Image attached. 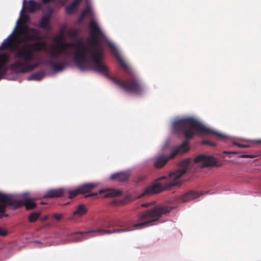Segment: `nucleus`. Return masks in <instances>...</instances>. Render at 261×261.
Listing matches in <instances>:
<instances>
[{
	"mask_svg": "<svg viewBox=\"0 0 261 261\" xmlns=\"http://www.w3.org/2000/svg\"><path fill=\"white\" fill-rule=\"evenodd\" d=\"M172 210V207L170 206L158 204L141 214L138 216L137 220L139 223L134 224L132 226L113 230L99 228L86 232H75L73 233L72 240L74 242L86 240L89 238L96 236V235L95 234L97 232L99 233L98 235L101 236L105 234H110L113 233H120L131 231L134 230V227L146 225L149 223L158 221L163 215L170 213Z\"/></svg>",
	"mask_w": 261,
	"mask_h": 261,
	"instance_id": "1",
	"label": "nucleus"
},
{
	"mask_svg": "<svg viewBox=\"0 0 261 261\" xmlns=\"http://www.w3.org/2000/svg\"><path fill=\"white\" fill-rule=\"evenodd\" d=\"M89 27L91 37L89 41L92 47L90 51L91 60L94 65H92L89 61L91 65V68H84L83 70H93L97 72L105 75L107 77H109L108 69L101 62L103 50L98 37L102 35V32L97 22L94 20L90 21Z\"/></svg>",
	"mask_w": 261,
	"mask_h": 261,
	"instance_id": "2",
	"label": "nucleus"
},
{
	"mask_svg": "<svg viewBox=\"0 0 261 261\" xmlns=\"http://www.w3.org/2000/svg\"><path fill=\"white\" fill-rule=\"evenodd\" d=\"M172 127L175 132L183 134L187 140L193 138L196 134L213 135L221 140L226 138L225 135L205 126L192 117L182 118L175 121L172 124Z\"/></svg>",
	"mask_w": 261,
	"mask_h": 261,
	"instance_id": "3",
	"label": "nucleus"
},
{
	"mask_svg": "<svg viewBox=\"0 0 261 261\" xmlns=\"http://www.w3.org/2000/svg\"><path fill=\"white\" fill-rule=\"evenodd\" d=\"M191 162L190 158H187L182 161L180 164L181 169L177 170L175 172H171L167 176H164L158 178V180L161 181L155 183L146 188L142 194V196L160 193L165 190H171L175 186H180L181 182L178 179L186 172L187 167Z\"/></svg>",
	"mask_w": 261,
	"mask_h": 261,
	"instance_id": "4",
	"label": "nucleus"
},
{
	"mask_svg": "<svg viewBox=\"0 0 261 261\" xmlns=\"http://www.w3.org/2000/svg\"><path fill=\"white\" fill-rule=\"evenodd\" d=\"M43 45V43L37 42L32 45H23L15 51L14 57L16 59L21 58L23 61H15L10 65L11 69L17 73H24L37 68L40 65L39 62L30 64V62L34 59L31 48H33L35 50H40L42 49Z\"/></svg>",
	"mask_w": 261,
	"mask_h": 261,
	"instance_id": "5",
	"label": "nucleus"
},
{
	"mask_svg": "<svg viewBox=\"0 0 261 261\" xmlns=\"http://www.w3.org/2000/svg\"><path fill=\"white\" fill-rule=\"evenodd\" d=\"M15 28L13 32L5 39L0 46V50L8 49L16 51L20 43V37L24 36L27 41L36 40L39 39L40 32L34 28H30L22 23L16 31Z\"/></svg>",
	"mask_w": 261,
	"mask_h": 261,
	"instance_id": "6",
	"label": "nucleus"
},
{
	"mask_svg": "<svg viewBox=\"0 0 261 261\" xmlns=\"http://www.w3.org/2000/svg\"><path fill=\"white\" fill-rule=\"evenodd\" d=\"M61 47H74L76 49V51L74 53V58L75 62L77 67L83 70L84 68H90L91 65L89 62V60L87 56V53L90 50L89 48L85 45L82 40L79 39L75 42H61L59 43Z\"/></svg>",
	"mask_w": 261,
	"mask_h": 261,
	"instance_id": "7",
	"label": "nucleus"
},
{
	"mask_svg": "<svg viewBox=\"0 0 261 261\" xmlns=\"http://www.w3.org/2000/svg\"><path fill=\"white\" fill-rule=\"evenodd\" d=\"M113 82L128 93L135 95H141L143 92V87L140 80L135 75L122 80L120 78L111 77Z\"/></svg>",
	"mask_w": 261,
	"mask_h": 261,
	"instance_id": "8",
	"label": "nucleus"
},
{
	"mask_svg": "<svg viewBox=\"0 0 261 261\" xmlns=\"http://www.w3.org/2000/svg\"><path fill=\"white\" fill-rule=\"evenodd\" d=\"M4 200H2L0 204V212L4 213L6 211V208L9 205L14 209L18 208L22 205H25L27 210H31L35 208L37 206L36 203L34 202L29 198H26L24 201L21 200H14L12 196L8 194H5Z\"/></svg>",
	"mask_w": 261,
	"mask_h": 261,
	"instance_id": "9",
	"label": "nucleus"
},
{
	"mask_svg": "<svg viewBox=\"0 0 261 261\" xmlns=\"http://www.w3.org/2000/svg\"><path fill=\"white\" fill-rule=\"evenodd\" d=\"M188 141H184L182 143L173 149L169 155L160 154L154 158V166L158 169L163 167L169 160L173 159L177 154L183 153L189 150Z\"/></svg>",
	"mask_w": 261,
	"mask_h": 261,
	"instance_id": "10",
	"label": "nucleus"
},
{
	"mask_svg": "<svg viewBox=\"0 0 261 261\" xmlns=\"http://www.w3.org/2000/svg\"><path fill=\"white\" fill-rule=\"evenodd\" d=\"M195 163H201V167H220L221 164L218 162L217 160L211 155L199 154L194 159Z\"/></svg>",
	"mask_w": 261,
	"mask_h": 261,
	"instance_id": "11",
	"label": "nucleus"
},
{
	"mask_svg": "<svg viewBox=\"0 0 261 261\" xmlns=\"http://www.w3.org/2000/svg\"><path fill=\"white\" fill-rule=\"evenodd\" d=\"M203 193L194 190H190L184 193L178 197V199L181 200L183 202H187L192 200L195 199L200 196L202 195Z\"/></svg>",
	"mask_w": 261,
	"mask_h": 261,
	"instance_id": "12",
	"label": "nucleus"
},
{
	"mask_svg": "<svg viewBox=\"0 0 261 261\" xmlns=\"http://www.w3.org/2000/svg\"><path fill=\"white\" fill-rule=\"evenodd\" d=\"M109 47L110 49V50L113 53V55L115 57L116 59H117V61L121 65V66L125 70H127L128 67L127 64L125 63V61L121 56L120 54L119 53V51L118 50L117 48L115 46V45H114L112 43H109Z\"/></svg>",
	"mask_w": 261,
	"mask_h": 261,
	"instance_id": "13",
	"label": "nucleus"
},
{
	"mask_svg": "<svg viewBox=\"0 0 261 261\" xmlns=\"http://www.w3.org/2000/svg\"><path fill=\"white\" fill-rule=\"evenodd\" d=\"M66 192V189L65 188H60L55 189L48 190L45 195L44 198H56L59 197L61 196H65V193Z\"/></svg>",
	"mask_w": 261,
	"mask_h": 261,
	"instance_id": "14",
	"label": "nucleus"
},
{
	"mask_svg": "<svg viewBox=\"0 0 261 261\" xmlns=\"http://www.w3.org/2000/svg\"><path fill=\"white\" fill-rule=\"evenodd\" d=\"M10 59L9 56L7 54H0V80L6 74V70L4 67Z\"/></svg>",
	"mask_w": 261,
	"mask_h": 261,
	"instance_id": "15",
	"label": "nucleus"
},
{
	"mask_svg": "<svg viewBox=\"0 0 261 261\" xmlns=\"http://www.w3.org/2000/svg\"><path fill=\"white\" fill-rule=\"evenodd\" d=\"M130 176V173L128 171L117 172L113 174L111 176V179L117 181L123 182L127 180Z\"/></svg>",
	"mask_w": 261,
	"mask_h": 261,
	"instance_id": "16",
	"label": "nucleus"
},
{
	"mask_svg": "<svg viewBox=\"0 0 261 261\" xmlns=\"http://www.w3.org/2000/svg\"><path fill=\"white\" fill-rule=\"evenodd\" d=\"M100 194H104V197H114L120 195L121 192L119 190L109 189L107 190H101L99 191Z\"/></svg>",
	"mask_w": 261,
	"mask_h": 261,
	"instance_id": "17",
	"label": "nucleus"
},
{
	"mask_svg": "<svg viewBox=\"0 0 261 261\" xmlns=\"http://www.w3.org/2000/svg\"><path fill=\"white\" fill-rule=\"evenodd\" d=\"M40 8L41 5L39 3L35 2L34 0H30L28 2L26 9L29 13H34L36 11L39 10Z\"/></svg>",
	"mask_w": 261,
	"mask_h": 261,
	"instance_id": "18",
	"label": "nucleus"
},
{
	"mask_svg": "<svg viewBox=\"0 0 261 261\" xmlns=\"http://www.w3.org/2000/svg\"><path fill=\"white\" fill-rule=\"evenodd\" d=\"M97 186V184L88 183L82 185L81 187H79L78 189L80 193L85 194L89 192Z\"/></svg>",
	"mask_w": 261,
	"mask_h": 261,
	"instance_id": "19",
	"label": "nucleus"
},
{
	"mask_svg": "<svg viewBox=\"0 0 261 261\" xmlns=\"http://www.w3.org/2000/svg\"><path fill=\"white\" fill-rule=\"evenodd\" d=\"M81 2L82 0H73V2H72L68 6L66 7V13L68 14H70L74 12Z\"/></svg>",
	"mask_w": 261,
	"mask_h": 261,
	"instance_id": "20",
	"label": "nucleus"
},
{
	"mask_svg": "<svg viewBox=\"0 0 261 261\" xmlns=\"http://www.w3.org/2000/svg\"><path fill=\"white\" fill-rule=\"evenodd\" d=\"M50 17V16L49 14H46L42 16L40 20L39 26L42 29L46 30L49 29Z\"/></svg>",
	"mask_w": 261,
	"mask_h": 261,
	"instance_id": "21",
	"label": "nucleus"
},
{
	"mask_svg": "<svg viewBox=\"0 0 261 261\" xmlns=\"http://www.w3.org/2000/svg\"><path fill=\"white\" fill-rule=\"evenodd\" d=\"M47 64L49 65L54 70L58 71L62 70L65 67L64 63H58L51 60H49L47 62Z\"/></svg>",
	"mask_w": 261,
	"mask_h": 261,
	"instance_id": "22",
	"label": "nucleus"
},
{
	"mask_svg": "<svg viewBox=\"0 0 261 261\" xmlns=\"http://www.w3.org/2000/svg\"><path fill=\"white\" fill-rule=\"evenodd\" d=\"M87 212V209L86 206L84 204H80L77 206L76 210L73 213V216L80 217L86 214Z\"/></svg>",
	"mask_w": 261,
	"mask_h": 261,
	"instance_id": "23",
	"label": "nucleus"
},
{
	"mask_svg": "<svg viewBox=\"0 0 261 261\" xmlns=\"http://www.w3.org/2000/svg\"><path fill=\"white\" fill-rule=\"evenodd\" d=\"M61 54L62 53L60 51L57 45L54 46L49 51V54L53 59L58 58Z\"/></svg>",
	"mask_w": 261,
	"mask_h": 261,
	"instance_id": "24",
	"label": "nucleus"
},
{
	"mask_svg": "<svg viewBox=\"0 0 261 261\" xmlns=\"http://www.w3.org/2000/svg\"><path fill=\"white\" fill-rule=\"evenodd\" d=\"M41 213L39 212H33L31 213L29 217L28 220L30 223L35 222L40 217Z\"/></svg>",
	"mask_w": 261,
	"mask_h": 261,
	"instance_id": "25",
	"label": "nucleus"
},
{
	"mask_svg": "<svg viewBox=\"0 0 261 261\" xmlns=\"http://www.w3.org/2000/svg\"><path fill=\"white\" fill-rule=\"evenodd\" d=\"M106 227L108 228H113L114 227H123V225L120 224V222L118 219H113L108 222Z\"/></svg>",
	"mask_w": 261,
	"mask_h": 261,
	"instance_id": "26",
	"label": "nucleus"
},
{
	"mask_svg": "<svg viewBox=\"0 0 261 261\" xmlns=\"http://www.w3.org/2000/svg\"><path fill=\"white\" fill-rule=\"evenodd\" d=\"M80 194L79 189H76L74 190H70L66 189V192L65 193V195L66 194L68 195V198L70 199H72L75 197L76 195Z\"/></svg>",
	"mask_w": 261,
	"mask_h": 261,
	"instance_id": "27",
	"label": "nucleus"
},
{
	"mask_svg": "<svg viewBox=\"0 0 261 261\" xmlns=\"http://www.w3.org/2000/svg\"><path fill=\"white\" fill-rule=\"evenodd\" d=\"M44 76V74L41 72H38L34 74H32L30 77V80L40 81Z\"/></svg>",
	"mask_w": 261,
	"mask_h": 261,
	"instance_id": "28",
	"label": "nucleus"
},
{
	"mask_svg": "<svg viewBox=\"0 0 261 261\" xmlns=\"http://www.w3.org/2000/svg\"><path fill=\"white\" fill-rule=\"evenodd\" d=\"M64 30H62L60 34L55 38L54 41L58 44H59L63 40Z\"/></svg>",
	"mask_w": 261,
	"mask_h": 261,
	"instance_id": "29",
	"label": "nucleus"
},
{
	"mask_svg": "<svg viewBox=\"0 0 261 261\" xmlns=\"http://www.w3.org/2000/svg\"><path fill=\"white\" fill-rule=\"evenodd\" d=\"M92 12V10L90 7L89 6H87L82 12L81 14L86 17L87 15L91 14Z\"/></svg>",
	"mask_w": 261,
	"mask_h": 261,
	"instance_id": "30",
	"label": "nucleus"
},
{
	"mask_svg": "<svg viewBox=\"0 0 261 261\" xmlns=\"http://www.w3.org/2000/svg\"><path fill=\"white\" fill-rule=\"evenodd\" d=\"M79 34V31L76 29H71L68 32L69 36L71 38L76 37Z\"/></svg>",
	"mask_w": 261,
	"mask_h": 261,
	"instance_id": "31",
	"label": "nucleus"
},
{
	"mask_svg": "<svg viewBox=\"0 0 261 261\" xmlns=\"http://www.w3.org/2000/svg\"><path fill=\"white\" fill-rule=\"evenodd\" d=\"M53 217L57 221H60L62 217H63V215L62 214H54L53 215Z\"/></svg>",
	"mask_w": 261,
	"mask_h": 261,
	"instance_id": "32",
	"label": "nucleus"
},
{
	"mask_svg": "<svg viewBox=\"0 0 261 261\" xmlns=\"http://www.w3.org/2000/svg\"><path fill=\"white\" fill-rule=\"evenodd\" d=\"M7 233H8V232L6 229L0 227V236H6L7 234Z\"/></svg>",
	"mask_w": 261,
	"mask_h": 261,
	"instance_id": "33",
	"label": "nucleus"
},
{
	"mask_svg": "<svg viewBox=\"0 0 261 261\" xmlns=\"http://www.w3.org/2000/svg\"><path fill=\"white\" fill-rule=\"evenodd\" d=\"M203 143L204 144H206V145H211L212 146H216V144L213 143V142H211L210 141H204L203 142Z\"/></svg>",
	"mask_w": 261,
	"mask_h": 261,
	"instance_id": "34",
	"label": "nucleus"
},
{
	"mask_svg": "<svg viewBox=\"0 0 261 261\" xmlns=\"http://www.w3.org/2000/svg\"><path fill=\"white\" fill-rule=\"evenodd\" d=\"M57 46L58 47V48L62 53H66L67 51L66 48L65 47H61V46H60V45H57Z\"/></svg>",
	"mask_w": 261,
	"mask_h": 261,
	"instance_id": "35",
	"label": "nucleus"
},
{
	"mask_svg": "<svg viewBox=\"0 0 261 261\" xmlns=\"http://www.w3.org/2000/svg\"><path fill=\"white\" fill-rule=\"evenodd\" d=\"M234 144L240 147H241V148H247L248 147V145H244V144H241L237 143H235Z\"/></svg>",
	"mask_w": 261,
	"mask_h": 261,
	"instance_id": "36",
	"label": "nucleus"
},
{
	"mask_svg": "<svg viewBox=\"0 0 261 261\" xmlns=\"http://www.w3.org/2000/svg\"><path fill=\"white\" fill-rule=\"evenodd\" d=\"M85 17L84 16H83L81 14L80 16L79 17V18H78V20H77V21L79 23H81L82 22L83 20L85 19Z\"/></svg>",
	"mask_w": 261,
	"mask_h": 261,
	"instance_id": "37",
	"label": "nucleus"
},
{
	"mask_svg": "<svg viewBox=\"0 0 261 261\" xmlns=\"http://www.w3.org/2000/svg\"><path fill=\"white\" fill-rule=\"evenodd\" d=\"M242 158H253L254 156L252 155H249V154H244L241 156Z\"/></svg>",
	"mask_w": 261,
	"mask_h": 261,
	"instance_id": "38",
	"label": "nucleus"
},
{
	"mask_svg": "<svg viewBox=\"0 0 261 261\" xmlns=\"http://www.w3.org/2000/svg\"><path fill=\"white\" fill-rule=\"evenodd\" d=\"M49 217V215H46L42 218H41L40 219V221H41L42 222H44L45 221H46Z\"/></svg>",
	"mask_w": 261,
	"mask_h": 261,
	"instance_id": "39",
	"label": "nucleus"
},
{
	"mask_svg": "<svg viewBox=\"0 0 261 261\" xmlns=\"http://www.w3.org/2000/svg\"><path fill=\"white\" fill-rule=\"evenodd\" d=\"M4 195L5 194L0 192V204L2 203V200H4Z\"/></svg>",
	"mask_w": 261,
	"mask_h": 261,
	"instance_id": "40",
	"label": "nucleus"
},
{
	"mask_svg": "<svg viewBox=\"0 0 261 261\" xmlns=\"http://www.w3.org/2000/svg\"><path fill=\"white\" fill-rule=\"evenodd\" d=\"M97 195V193H92L87 195L85 197H92V196H96Z\"/></svg>",
	"mask_w": 261,
	"mask_h": 261,
	"instance_id": "41",
	"label": "nucleus"
},
{
	"mask_svg": "<svg viewBox=\"0 0 261 261\" xmlns=\"http://www.w3.org/2000/svg\"><path fill=\"white\" fill-rule=\"evenodd\" d=\"M151 204L150 203L147 202L142 204L141 206L142 207H148Z\"/></svg>",
	"mask_w": 261,
	"mask_h": 261,
	"instance_id": "42",
	"label": "nucleus"
},
{
	"mask_svg": "<svg viewBox=\"0 0 261 261\" xmlns=\"http://www.w3.org/2000/svg\"><path fill=\"white\" fill-rule=\"evenodd\" d=\"M25 3H26L25 0H24V1H23V8H22V10H21V15H22V13H23V11H24V5H25Z\"/></svg>",
	"mask_w": 261,
	"mask_h": 261,
	"instance_id": "43",
	"label": "nucleus"
},
{
	"mask_svg": "<svg viewBox=\"0 0 261 261\" xmlns=\"http://www.w3.org/2000/svg\"><path fill=\"white\" fill-rule=\"evenodd\" d=\"M5 212V211L4 213H2L3 214L2 215L0 214V217L1 218H2L3 217H7V216H8L7 214H4Z\"/></svg>",
	"mask_w": 261,
	"mask_h": 261,
	"instance_id": "44",
	"label": "nucleus"
},
{
	"mask_svg": "<svg viewBox=\"0 0 261 261\" xmlns=\"http://www.w3.org/2000/svg\"><path fill=\"white\" fill-rule=\"evenodd\" d=\"M256 141L257 143L261 144V140H258Z\"/></svg>",
	"mask_w": 261,
	"mask_h": 261,
	"instance_id": "45",
	"label": "nucleus"
}]
</instances>
